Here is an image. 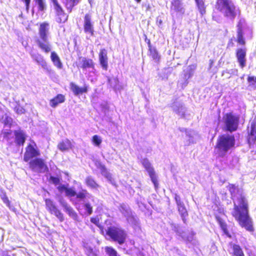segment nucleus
<instances>
[{
  "mask_svg": "<svg viewBox=\"0 0 256 256\" xmlns=\"http://www.w3.org/2000/svg\"><path fill=\"white\" fill-rule=\"evenodd\" d=\"M228 188L234 204V208L232 212V216L241 226L244 228L248 232H253L252 222L248 214L247 201L242 192L233 184H230Z\"/></svg>",
  "mask_w": 256,
  "mask_h": 256,
  "instance_id": "1",
  "label": "nucleus"
},
{
  "mask_svg": "<svg viewBox=\"0 0 256 256\" xmlns=\"http://www.w3.org/2000/svg\"><path fill=\"white\" fill-rule=\"evenodd\" d=\"M50 34L49 24L46 22L40 24L38 28V37L36 42L38 46L46 54L50 52L52 50V44L49 41Z\"/></svg>",
  "mask_w": 256,
  "mask_h": 256,
  "instance_id": "2",
  "label": "nucleus"
},
{
  "mask_svg": "<svg viewBox=\"0 0 256 256\" xmlns=\"http://www.w3.org/2000/svg\"><path fill=\"white\" fill-rule=\"evenodd\" d=\"M216 8L230 19H234L238 12L232 2L229 0H217Z\"/></svg>",
  "mask_w": 256,
  "mask_h": 256,
  "instance_id": "3",
  "label": "nucleus"
},
{
  "mask_svg": "<svg viewBox=\"0 0 256 256\" xmlns=\"http://www.w3.org/2000/svg\"><path fill=\"white\" fill-rule=\"evenodd\" d=\"M234 144V139L233 136H222L220 137L216 144V148L219 155L223 156L225 154Z\"/></svg>",
  "mask_w": 256,
  "mask_h": 256,
  "instance_id": "4",
  "label": "nucleus"
},
{
  "mask_svg": "<svg viewBox=\"0 0 256 256\" xmlns=\"http://www.w3.org/2000/svg\"><path fill=\"white\" fill-rule=\"evenodd\" d=\"M106 234L114 240L118 242L120 244L124 243L126 238V234L122 229L116 227H110L108 228Z\"/></svg>",
  "mask_w": 256,
  "mask_h": 256,
  "instance_id": "5",
  "label": "nucleus"
},
{
  "mask_svg": "<svg viewBox=\"0 0 256 256\" xmlns=\"http://www.w3.org/2000/svg\"><path fill=\"white\" fill-rule=\"evenodd\" d=\"M224 122L228 130L234 132L237 130L239 118L232 113L226 114L224 116Z\"/></svg>",
  "mask_w": 256,
  "mask_h": 256,
  "instance_id": "6",
  "label": "nucleus"
},
{
  "mask_svg": "<svg viewBox=\"0 0 256 256\" xmlns=\"http://www.w3.org/2000/svg\"><path fill=\"white\" fill-rule=\"evenodd\" d=\"M30 168L34 172L43 173L48 170V168L44 160L41 158H36L30 162Z\"/></svg>",
  "mask_w": 256,
  "mask_h": 256,
  "instance_id": "7",
  "label": "nucleus"
},
{
  "mask_svg": "<svg viewBox=\"0 0 256 256\" xmlns=\"http://www.w3.org/2000/svg\"><path fill=\"white\" fill-rule=\"evenodd\" d=\"M46 206L47 210L51 214H54L60 222L64 220L62 214L56 208L53 202L48 198L45 200Z\"/></svg>",
  "mask_w": 256,
  "mask_h": 256,
  "instance_id": "8",
  "label": "nucleus"
},
{
  "mask_svg": "<svg viewBox=\"0 0 256 256\" xmlns=\"http://www.w3.org/2000/svg\"><path fill=\"white\" fill-rule=\"evenodd\" d=\"M32 58L38 64L41 66L42 68L47 74L54 73L52 70L49 66L44 60L43 56L38 54L30 53Z\"/></svg>",
  "mask_w": 256,
  "mask_h": 256,
  "instance_id": "9",
  "label": "nucleus"
},
{
  "mask_svg": "<svg viewBox=\"0 0 256 256\" xmlns=\"http://www.w3.org/2000/svg\"><path fill=\"white\" fill-rule=\"evenodd\" d=\"M141 162L149 174L152 181V182L155 188H156L158 186V182L157 180L156 176L154 173L153 168L151 166L150 163L147 158H144L142 160Z\"/></svg>",
  "mask_w": 256,
  "mask_h": 256,
  "instance_id": "10",
  "label": "nucleus"
},
{
  "mask_svg": "<svg viewBox=\"0 0 256 256\" xmlns=\"http://www.w3.org/2000/svg\"><path fill=\"white\" fill-rule=\"evenodd\" d=\"M84 28L86 33L90 34L91 36L94 35V25L91 20V16L89 14H86L84 18Z\"/></svg>",
  "mask_w": 256,
  "mask_h": 256,
  "instance_id": "11",
  "label": "nucleus"
},
{
  "mask_svg": "<svg viewBox=\"0 0 256 256\" xmlns=\"http://www.w3.org/2000/svg\"><path fill=\"white\" fill-rule=\"evenodd\" d=\"M78 68H81L83 70H86L89 68H93L94 66L92 60L86 58L85 57H80L77 63Z\"/></svg>",
  "mask_w": 256,
  "mask_h": 256,
  "instance_id": "12",
  "label": "nucleus"
},
{
  "mask_svg": "<svg viewBox=\"0 0 256 256\" xmlns=\"http://www.w3.org/2000/svg\"><path fill=\"white\" fill-rule=\"evenodd\" d=\"M246 48H240L236 50V56L238 61L239 62L240 66L243 68L246 66Z\"/></svg>",
  "mask_w": 256,
  "mask_h": 256,
  "instance_id": "13",
  "label": "nucleus"
},
{
  "mask_svg": "<svg viewBox=\"0 0 256 256\" xmlns=\"http://www.w3.org/2000/svg\"><path fill=\"white\" fill-rule=\"evenodd\" d=\"M39 152L32 144H29L26 148V151L24 155V160L28 162L30 158L38 156Z\"/></svg>",
  "mask_w": 256,
  "mask_h": 256,
  "instance_id": "14",
  "label": "nucleus"
},
{
  "mask_svg": "<svg viewBox=\"0 0 256 256\" xmlns=\"http://www.w3.org/2000/svg\"><path fill=\"white\" fill-rule=\"evenodd\" d=\"M171 4L170 12L172 14H174L175 12L183 14L184 12V8L180 0H172Z\"/></svg>",
  "mask_w": 256,
  "mask_h": 256,
  "instance_id": "15",
  "label": "nucleus"
},
{
  "mask_svg": "<svg viewBox=\"0 0 256 256\" xmlns=\"http://www.w3.org/2000/svg\"><path fill=\"white\" fill-rule=\"evenodd\" d=\"M250 129L248 142L250 146L254 148H256V126L254 124H251Z\"/></svg>",
  "mask_w": 256,
  "mask_h": 256,
  "instance_id": "16",
  "label": "nucleus"
},
{
  "mask_svg": "<svg viewBox=\"0 0 256 256\" xmlns=\"http://www.w3.org/2000/svg\"><path fill=\"white\" fill-rule=\"evenodd\" d=\"M99 60L102 68L106 70L108 68L107 52L104 49H102L99 54Z\"/></svg>",
  "mask_w": 256,
  "mask_h": 256,
  "instance_id": "17",
  "label": "nucleus"
},
{
  "mask_svg": "<svg viewBox=\"0 0 256 256\" xmlns=\"http://www.w3.org/2000/svg\"><path fill=\"white\" fill-rule=\"evenodd\" d=\"M60 204L61 206L64 208L65 211L74 220H76L78 218L77 214L72 207H70L66 202L62 200L60 201Z\"/></svg>",
  "mask_w": 256,
  "mask_h": 256,
  "instance_id": "18",
  "label": "nucleus"
},
{
  "mask_svg": "<svg viewBox=\"0 0 256 256\" xmlns=\"http://www.w3.org/2000/svg\"><path fill=\"white\" fill-rule=\"evenodd\" d=\"M14 136L17 144L23 145L26 138V135L24 132L22 130H16L14 132Z\"/></svg>",
  "mask_w": 256,
  "mask_h": 256,
  "instance_id": "19",
  "label": "nucleus"
},
{
  "mask_svg": "<svg viewBox=\"0 0 256 256\" xmlns=\"http://www.w3.org/2000/svg\"><path fill=\"white\" fill-rule=\"evenodd\" d=\"M58 148L62 152L68 151L72 148V145L71 142L68 140L65 139L62 140L58 145Z\"/></svg>",
  "mask_w": 256,
  "mask_h": 256,
  "instance_id": "20",
  "label": "nucleus"
},
{
  "mask_svg": "<svg viewBox=\"0 0 256 256\" xmlns=\"http://www.w3.org/2000/svg\"><path fill=\"white\" fill-rule=\"evenodd\" d=\"M50 58L54 66L59 69H61L62 68V64L60 60L55 52H51Z\"/></svg>",
  "mask_w": 256,
  "mask_h": 256,
  "instance_id": "21",
  "label": "nucleus"
},
{
  "mask_svg": "<svg viewBox=\"0 0 256 256\" xmlns=\"http://www.w3.org/2000/svg\"><path fill=\"white\" fill-rule=\"evenodd\" d=\"M100 170L101 174L104 176L113 185H116V182L112 178L111 174L107 170L104 166H100Z\"/></svg>",
  "mask_w": 256,
  "mask_h": 256,
  "instance_id": "22",
  "label": "nucleus"
},
{
  "mask_svg": "<svg viewBox=\"0 0 256 256\" xmlns=\"http://www.w3.org/2000/svg\"><path fill=\"white\" fill-rule=\"evenodd\" d=\"M238 30H237V42L242 45L245 44V40L244 38V34L242 31V26L240 22H238Z\"/></svg>",
  "mask_w": 256,
  "mask_h": 256,
  "instance_id": "23",
  "label": "nucleus"
},
{
  "mask_svg": "<svg viewBox=\"0 0 256 256\" xmlns=\"http://www.w3.org/2000/svg\"><path fill=\"white\" fill-rule=\"evenodd\" d=\"M70 89L75 95L86 92H87V88L86 86L84 88H80L74 83H70Z\"/></svg>",
  "mask_w": 256,
  "mask_h": 256,
  "instance_id": "24",
  "label": "nucleus"
},
{
  "mask_svg": "<svg viewBox=\"0 0 256 256\" xmlns=\"http://www.w3.org/2000/svg\"><path fill=\"white\" fill-rule=\"evenodd\" d=\"M64 101V96L62 94H58L54 98L50 101V105L51 106L55 108L59 104L62 103Z\"/></svg>",
  "mask_w": 256,
  "mask_h": 256,
  "instance_id": "25",
  "label": "nucleus"
},
{
  "mask_svg": "<svg viewBox=\"0 0 256 256\" xmlns=\"http://www.w3.org/2000/svg\"><path fill=\"white\" fill-rule=\"evenodd\" d=\"M76 195L78 198L83 200L84 202L88 200V199H91L93 200V197L86 190H82L77 194H76Z\"/></svg>",
  "mask_w": 256,
  "mask_h": 256,
  "instance_id": "26",
  "label": "nucleus"
},
{
  "mask_svg": "<svg viewBox=\"0 0 256 256\" xmlns=\"http://www.w3.org/2000/svg\"><path fill=\"white\" fill-rule=\"evenodd\" d=\"M148 46L150 55L152 56V58L156 61L158 60L160 58V56H158V52L156 50V48L154 47H152L150 45V40H148Z\"/></svg>",
  "mask_w": 256,
  "mask_h": 256,
  "instance_id": "27",
  "label": "nucleus"
},
{
  "mask_svg": "<svg viewBox=\"0 0 256 256\" xmlns=\"http://www.w3.org/2000/svg\"><path fill=\"white\" fill-rule=\"evenodd\" d=\"M51 1L53 4L54 8L56 10L57 14L60 16H62L64 17H65L64 11L58 0H51Z\"/></svg>",
  "mask_w": 256,
  "mask_h": 256,
  "instance_id": "28",
  "label": "nucleus"
},
{
  "mask_svg": "<svg viewBox=\"0 0 256 256\" xmlns=\"http://www.w3.org/2000/svg\"><path fill=\"white\" fill-rule=\"evenodd\" d=\"M173 110L179 115L184 116L185 112V108L180 104L175 103L172 106Z\"/></svg>",
  "mask_w": 256,
  "mask_h": 256,
  "instance_id": "29",
  "label": "nucleus"
},
{
  "mask_svg": "<svg viewBox=\"0 0 256 256\" xmlns=\"http://www.w3.org/2000/svg\"><path fill=\"white\" fill-rule=\"evenodd\" d=\"M108 82L116 90H120L122 88V86L119 84L118 80L116 78H109Z\"/></svg>",
  "mask_w": 256,
  "mask_h": 256,
  "instance_id": "30",
  "label": "nucleus"
},
{
  "mask_svg": "<svg viewBox=\"0 0 256 256\" xmlns=\"http://www.w3.org/2000/svg\"><path fill=\"white\" fill-rule=\"evenodd\" d=\"M62 2L69 12H70L72 8L78 2L77 0H62Z\"/></svg>",
  "mask_w": 256,
  "mask_h": 256,
  "instance_id": "31",
  "label": "nucleus"
},
{
  "mask_svg": "<svg viewBox=\"0 0 256 256\" xmlns=\"http://www.w3.org/2000/svg\"><path fill=\"white\" fill-rule=\"evenodd\" d=\"M86 183L88 186L92 188H96L98 186V185L91 176H88L86 178Z\"/></svg>",
  "mask_w": 256,
  "mask_h": 256,
  "instance_id": "32",
  "label": "nucleus"
},
{
  "mask_svg": "<svg viewBox=\"0 0 256 256\" xmlns=\"http://www.w3.org/2000/svg\"><path fill=\"white\" fill-rule=\"evenodd\" d=\"M198 8L202 15H203L205 12V6L203 0H195Z\"/></svg>",
  "mask_w": 256,
  "mask_h": 256,
  "instance_id": "33",
  "label": "nucleus"
},
{
  "mask_svg": "<svg viewBox=\"0 0 256 256\" xmlns=\"http://www.w3.org/2000/svg\"><path fill=\"white\" fill-rule=\"evenodd\" d=\"M1 116L2 118L3 116V118L1 120H3V122L4 123V125L10 126L12 122V118L8 116L6 114H4V112L3 114H1Z\"/></svg>",
  "mask_w": 256,
  "mask_h": 256,
  "instance_id": "34",
  "label": "nucleus"
},
{
  "mask_svg": "<svg viewBox=\"0 0 256 256\" xmlns=\"http://www.w3.org/2000/svg\"><path fill=\"white\" fill-rule=\"evenodd\" d=\"M232 250L234 256H244L243 252L240 246L234 244L232 246Z\"/></svg>",
  "mask_w": 256,
  "mask_h": 256,
  "instance_id": "35",
  "label": "nucleus"
},
{
  "mask_svg": "<svg viewBox=\"0 0 256 256\" xmlns=\"http://www.w3.org/2000/svg\"><path fill=\"white\" fill-rule=\"evenodd\" d=\"M248 86L253 89L256 88V77L255 76H249L248 78Z\"/></svg>",
  "mask_w": 256,
  "mask_h": 256,
  "instance_id": "36",
  "label": "nucleus"
},
{
  "mask_svg": "<svg viewBox=\"0 0 256 256\" xmlns=\"http://www.w3.org/2000/svg\"><path fill=\"white\" fill-rule=\"evenodd\" d=\"M105 250L108 256H118L117 252L112 247L106 246Z\"/></svg>",
  "mask_w": 256,
  "mask_h": 256,
  "instance_id": "37",
  "label": "nucleus"
},
{
  "mask_svg": "<svg viewBox=\"0 0 256 256\" xmlns=\"http://www.w3.org/2000/svg\"><path fill=\"white\" fill-rule=\"evenodd\" d=\"M92 142L95 146H99L102 143V140L100 136L98 135H94L92 137Z\"/></svg>",
  "mask_w": 256,
  "mask_h": 256,
  "instance_id": "38",
  "label": "nucleus"
},
{
  "mask_svg": "<svg viewBox=\"0 0 256 256\" xmlns=\"http://www.w3.org/2000/svg\"><path fill=\"white\" fill-rule=\"evenodd\" d=\"M194 233L193 232H190L188 234V236H185L184 234L182 236V238L185 240L188 241L189 242H191L194 240Z\"/></svg>",
  "mask_w": 256,
  "mask_h": 256,
  "instance_id": "39",
  "label": "nucleus"
},
{
  "mask_svg": "<svg viewBox=\"0 0 256 256\" xmlns=\"http://www.w3.org/2000/svg\"><path fill=\"white\" fill-rule=\"evenodd\" d=\"M38 6V9L40 10H44L46 8V4L44 0H35Z\"/></svg>",
  "mask_w": 256,
  "mask_h": 256,
  "instance_id": "40",
  "label": "nucleus"
},
{
  "mask_svg": "<svg viewBox=\"0 0 256 256\" xmlns=\"http://www.w3.org/2000/svg\"><path fill=\"white\" fill-rule=\"evenodd\" d=\"M84 206L86 210L88 212V214H90L92 212V208L90 203L86 201L84 202Z\"/></svg>",
  "mask_w": 256,
  "mask_h": 256,
  "instance_id": "41",
  "label": "nucleus"
},
{
  "mask_svg": "<svg viewBox=\"0 0 256 256\" xmlns=\"http://www.w3.org/2000/svg\"><path fill=\"white\" fill-rule=\"evenodd\" d=\"M178 206L180 213L182 216H184L186 214V212L184 204L181 203L180 204H178Z\"/></svg>",
  "mask_w": 256,
  "mask_h": 256,
  "instance_id": "42",
  "label": "nucleus"
},
{
  "mask_svg": "<svg viewBox=\"0 0 256 256\" xmlns=\"http://www.w3.org/2000/svg\"><path fill=\"white\" fill-rule=\"evenodd\" d=\"M65 193L67 196L70 197L74 196L76 195V192L72 188H67Z\"/></svg>",
  "mask_w": 256,
  "mask_h": 256,
  "instance_id": "43",
  "label": "nucleus"
},
{
  "mask_svg": "<svg viewBox=\"0 0 256 256\" xmlns=\"http://www.w3.org/2000/svg\"><path fill=\"white\" fill-rule=\"evenodd\" d=\"M218 221V222L220 227L224 230V232L226 233V225L224 222L220 218L216 217Z\"/></svg>",
  "mask_w": 256,
  "mask_h": 256,
  "instance_id": "44",
  "label": "nucleus"
},
{
  "mask_svg": "<svg viewBox=\"0 0 256 256\" xmlns=\"http://www.w3.org/2000/svg\"><path fill=\"white\" fill-rule=\"evenodd\" d=\"M50 181L55 185H58L60 183V179L54 176H50Z\"/></svg>",
  "mask_w": 256,
  "mask_h": 256,
  "instance_id": "45",
  "label": "nucleus"
},
{
  "mask_svg": "<svg viewBox=\"0 0 256 256\" xmlns=\"http://www.w3.org/2000/svg\"><path fill=\"white\" fill-rule=\"evenodd\" d=\"M15 110L18 114H22L25 112L24 109L20 106H18L15 108Z\"/></svg>",
  "mask_w": 256,
  "mask_h": 256,
  "instance_id": "46",
  "label": "nucleus"
},
{
  "mask_svg": "<svg viewBox=\"0 0 256 256\" xmlns=\"http://www.w3.org/2000/svg\"><path fill=\"white\" fill-rule=\"evenodd\" d=\"M67 187L65 185H60L58 186V189L60 192H66V190L67 189Z\"/></svg>",
  "mask_w": 256,
  "mask_h": 256,
  "instance_id": "47",
  "label": "nucleus"
},
{
  "mask_svg": "<svg viewBox=\"0 0 256 256\" xmlns=\"http://www.w3.org/2000/svg\"><path fill=\"white\" fill-rule=\"evenodd\" d=\"M86 253L88 256H92V254H95L93 253L92 249L90 248H86Z\"/></svg>",
  "mask_w": 256,
  "mask_h": 256,
  "instance_id": "48",
  "label": "nucleus"
},
{
  "mask_svg": "<svg viewBox=\"0 0 256 256\" xmlns=\"http://www.w3.org/2000/svg\"><path fill=\"white\" fill-rule=\"evenodd\" d=\"M2 199L5 204L8 205L9 204V200L5 194H4V196L2 197Z\"/></svg>",
  "mask_w": 256,
  "mask_h": 256,
  "instance_id": "49",
  "label": "nucleus"
},
{
  "mask_svg": "<svg viewBox=\"0 0 256 256\" xmlns=\"http://www.w3.org/2000/svg\"><path fill=\"white\" fill-rule=\"evenodd\" d=\"M175 200H176L177 205L180 204L181 203H182L180 201V196L177 194H176V196H175Z\"/></svg>",
  "mask_w": 256,
  "mask_h": 256,
  "instance_id": "50",
  "label": "nucleus"
},
{
  "mask_svg": "<svg viewBox=\"0 0 256 256\" xmlns=\"http://www.w3.org/2000/svg\"><path fill=\"white\" fill-rule=\"evenodd\" d=\"M26 3V9L28 10L29 8V4L30 2V0H24Z\"/></svg>",
  "mask_w": 256,
  "mask_h": 256,
  "instance_id": "51",
  "label": "nucleus"
},
{
  "mask_svg": "<svg viewBox=\"0 0 256 256\" xmlns=\"http://www.w3.org/2000/svg\"><path fill=\"white\" fill-rule=\"evenodd\" d=\"M91 222L92 223L95 224H98V220L96 218H92Z\"/></svg>",
  "mask_w": 256,
  "mask_h": 256,
  "instance_id": "52",
  "label": "nucleus"
},
{
  "mask_svg": "<svg viewBox=\"0 0 256 256\" xmlns=\"http://www.w3.org/2000/svg\"><path fill=\"white\" fill-rule=\"evenodd\" d=\"M156 22L158 24V25H161L162 24V21L161 19H158L157 20H156Z\"/></svg>",
  "mask_w": 256,
  "mask_h": 256,
  "instance_id": "53",
  "label": "nucleus"
},
{
  "mask_svg": "<svg viewBox=\"0 0 256 256\" xmlns=\"http://www.w3.org/2000/svg\"><path fill=\"white\" fill-rule=\"evenodd\" d=\"M3 113H4V111L0 108V120H1L3 118V117L2 118L1 117V116H2L1 114H3Z\"/></svg>",
  "mask_w": 256,
  "mask_h": 256,
  "instance_id": "54",
  "label": "nucleus"
},
{
  "mask_svg": "<svg viewBox=\"0 0 256 256\" xmlns=\"http://www.w3.org/2000/svg\"><path fill=\"white\" fill-rule=\"evenodd\" d=\"M228 74V72H227V70L224 71L222 72V76H224L225 74Z\"/></svg>",
  "mask_w": 256,
  "mask_h": 256,
  "instance_id": "55",
  "label": "nucleus"
},
{
  "mask_svg": "<svg viewBox=\"0 0 256 256\" xmlns=\"http://www.w3.org/2000/svg\"><path fill=\"white\" fill-rule=\"evenodd\" d=\"M213 63V61L212 60H210V66L212 65Z\"/></svg>",
  "mask_w": 256,
  "mask_h": 256,
  "instance_id": "56",
  "label": "nucleus"
},
{
  "mask_svg": "<svg viewBox=\"0 0 256 256\" xmlns=\"http://www.w3.org/2000/svg\"><path fill=\"white\" fill-rule=\"evenodd\" d=\"M184 234L186 236V234L185 232L184 233H182V234H180V235H181V236L184 235Z\"/></svg>",
  "mask_w": 256,
  "mask_h": 256,
  "instance_id": "57",
  "label": "nucleus"
},
{
  "mask_svg": "<svg viewBox=\"0 0 256 256\" xmlns=\"http://www.w3.org/2000/svg\"><path fill=\"white\" fill-rule=\"evenodd\" d=\"M66 20V18H63V20H64V21H65V20Z\"/></svg>",
  "mask_w": 256,
  "mask_h": 256,
  "instance_id": "58",
  "label": "nucleus"
},
{
  "mask_svg": "<svg viewBox=\"0 0 256 256\" xmlns=\"http://www.w3.org/2000/svg\"><path fill=\"white\" fill-rule=\"evenodd\" d=\"M90 2V0H89Z\"/></svg>",
  "mask_w": 256,
  "mask_h": 256,
  "instance_id": "59",
  "label": "nucleus"
}]
</instances>
